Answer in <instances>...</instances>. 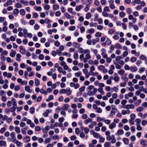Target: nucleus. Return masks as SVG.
I'll use <instances>...</instances> for the list:
<instances>
[{
	"label": "nucleus",
	"instance_id": "1",
	"mask_svg": "<svg viewBox=\"0 0 147 147\" xmlns=\"http://www.w3.org/2000/svg\"><path fill=\"white\" fill-rule=\"evenodd\" d=\"M134 108V105L132 104L131 105H126L124 106V107H123V109H133Z\"/></svg>",
	"mask_w": 147,
	"mask_h": 147
},
{
	"label": "nucleus",
	"instance_id": "2",
	"mask_svg": "<svg viewBox=\"0 0 147 147\" xmlns=\"http://www.w3.org/2000/svg\"><path fill=\"white\" fill-rule=\"evenodd\" d=\"M91 58L90 55L88 53L85 56V57L82 60V61L84 63L86 62L87 61L88 59H90Z\"/></svg>",
	"mask_w": 147,
	"mask_h": 147
},
{
	"label": "nucleus",
	"instance_id": "3",
	"mask_svg": "<svg viewBox=\"0 0 147 147\" xmlns=\"http://www.w3.org/2000/svg\"><path fill=\"white\" fill-rule=\"evenodd\" d=\"M133 96V93L131 92H130L128 94H126L125 95V98L126 99H128L129 97H132Z\"/></svg>",
	"mask_w": 147,
	"mask_h": 147
},
{
	"label": "nucleus",
	"instance_id": "4",
	"mask_svg": "<svg viewBox=\"0 0 147 147\" xmlns=\"http://www.w3.org/2000/svg\"><path fill=\"white\" fill-rule=\"evenodd\" d=\"M79 51L80 53L86 54L87 53H89L90 51L89 50H84L82 48H80L79 49Z\"/></svg>",
	"mask_w": 147,
	"mask_h": 147
},
{
	"label": "nucleus",
	"instance_id": "5",
	"mask_svg": "<svg viewBox=\"0 0 147 147\" xmlns=\"http://www.w3.org/2000/svg\"><path fill=\"white\" fill-rule=\"evenodd\" d=\"M117 109L116 108H113L112 109L110 116L112 117L115 115V114Z\"/></svg>",
	"mask_w": 147,
	"mask_h": 147
},
{
	"label": "nucleus",
	"instance_id": "6",
	"mask_svg": "<svg viewBox=\"0 0 147 147\" xmlns=\"http://www.w3.org/2000/svg\"><path fill=\"white\" fill-rule=\"evenodd\" d=\"M66 90V93L67 95H70L72 94V91L71 90L70 88L69 87L67 88Z\"/></svg>",
	"mask_w": 147,
	"mask_h": 147
},
{
	"label": "nucleus",
	"instance_id": "7",
	"mask_svg": "<svg viewBox=\"0 0 147 147\" xmlns=\"http://www.w3.org/2000/svg\"><path fill=\"white\" fill-rule=\"evenodd\" d=\"M51 110H47L45 111V112L43 113V115L44 117H47L48 115V114L49 113L51 112Z\"/></svg>",
	"mask_w": 147,
	"mask_h": 147
},
{
	"label": "nucleus",
	"instance_id": "8",
	"mask_svg": "<svg viewBox=\"0 0 147 147\" xmlns=\"http://www.w3.org/2000/svg\"><path fill=\"white\" fill-rule=\"evenodd\" d=\"M20 53L23 54H24L26 53L25 50L23 48V46H20Z\"/></svg>",
	"mask_w": 147,
	"mask_h": 147
},
{
	"label": "nucleus",
	"instance_id": "9",
	"mask_svg": "<svg viewBox=\"0 0 147 147\" xmlns=\"http://www.w3.org/2000/svg\"><path fill=\"white\" fill-rule=\"evenodd\" d=\"M7 146V143L6 141H0V146Z\"/></svg>",
	"mask_w": 147,
	"mask_h": 147
},
{
	"label": "nucleus",
	"instance_id": "10",
	"mask_svg": "<svg viewBox=\"0 0 147 147\" xmlns=\"http://www.w3.org/2000/svg\"><path fill=\"white\" fill-rule=\"evenodd\" d=\"M70 106L67 104H65L64 106L62 107L61 110H67Z\"/></svg>",
	"mask_w": 147,
	"mask_h": 147
},
{
	"label": "nucleus",
	"instance_id": "11",
	"mask_svg": "<svg viewBox=\"0 0 147 147\" xmlns=\"http://www.w3.org/2000/svg\"><path fill=\"white\" fill-rule=\"evenodd\" d=\"M83 8V6L82 5H80L76 6V10L77 11H79L82 9Z\"/></svg>",
	"mask_w": 147,
	"mask_h": 147
},
{
	"label": "nucleus",
	"instance_id": "12",
	"mask_svg": "<svg viewBox=\"0 0 147 147\" xmlns=\"http://www.w3.org/2000/svg\"><path fill=\"white\" fill-rule=\"evenodd\" d=\"M130 70L132 72H135L137 71L138 68L136 66H131L130 67Z\"/></svg>",
	"mask_w": 147,
	"mask_h": 147
},
{
	"label": "nucleus",
	"instance_id": "13",
	"mask_svg": "<svg viewBox=\"0 0 147 147\" xmlns=\"http://www.w3.org/2000/svg\"><path fill=\"white\" fill-rule=\"evenodd\" d=\"M42 5L44 7L45 10H49L50 8V6L49 5L43 4Z\"/></svg>",
	"mask_w": 147,
	"mask_h": 147
},
{
	"label": "nucleus",
	"instance_id": "14",
	"mask_svg": "<svg viewBox=\"0 0 147 147\" xmlns=\"http://www.w3.org/2000/svg\"><path fill=\"white\" fill-rule=\"evenodd\" d=\"M52 139V138L51 137L46 138L45 140V141L44 142V144H46L47 143H49L51 142Z\"/></svg>",
	"mask_w": 147,
	"mask_h": 147
},
{
	"label": "nucleus",
	"instance_id": "15",
	"mask_svg": "<svg viewBox=\"0 0 147 147\" xmlns=\"http://www.w3.org/2000/svg\"><path fill=\"white\" fill-rule=\"evenodd\" d=\"M25 89L26 91L29 93H31L32 92V90H30V87L28 86H26L25 87Z\"/></svg>",
	"mask_w": 147,
	"mask_h": 147
},
{
	"label": "nucleus",
	"instance_id": "16",
	"mask_svg": "<svg viewBox=\"0 0 147 147\" xmlns=\"http://www.w3.org/2000/svg\"><path fill=\"white\" fill-rule=\"evenodd\" d=\"M116 126V124L114 123H112L109 125V127L111 129H113Z\"/></svg>",
	"mask_w": 147,
	"mask_h": 147
},
{
	"label": "nucleus",
	"instance_id": "17",
	"mask_svg": "<svg viewBox=\"0 0 147 147\" xmlns=\"http://www.w3.org/2000/svg\"><path fill=\"white\" fill-rule=\"evenodd\" d=\"M140 144L143 146L147 145V141L146 140H141L140 141Z\"/></svg>",
	"mask_w": 147,
	"mask_h": 147
},
{
	"label": "nucleus",
	"instance_id": "18",
	"mask_svg": "<svg viewBox=\"0 0 147 147\" xmlns=\"http://www.w3.org/2000/svg\"><path fill=\"white\" fill-rule=\"evenodd\" d=\"M19 11L18 9H15L13 10L14 14L15 16H17L18 15V13H19Z\"/></svg>",
	"mask_w": 147,
	"mask_h": 147
},
{
	"label": "nucleus",
	"instance_id": "19",
	"mask_svg": "<svg viewBox=\"0 0 147 147\" xmlns=\"http://www.w3.org/2000/svg\"><path fill=\"white\" fill-rule=\"evenodd\" d=\"M40 92L41 94H44L45 95H47V91L45 90L43 88L40 89Z\"/></svg>",
	"mask_w": 147,
	"mask_h": 147
},
{
	"label": "nucleus",
	"instance_id": "20",
	"mask_svg": "<svg viewBox=\"0 0 147 147\" xmlns=\"http://www.w3.org/2000/svg\"><path fill=\"white\" fill-rule=\"evenodd\" d=\"M64 14L66 18L68 19H71V18H73V17H71L70 15L67 12L65 13Z\"/></svg>",
	"mask_w": 147,
	"mask_h": 147
},
{
	"label": "nucleus",
	"instance_id": "21",
	"mask_svg": "<svg viewBox=\"0 0 147 147\" xmlns=\"http://www.w3.org/2000/svg\"><path fill=\"white\" fill-rule=\"evenodd\" d=\"M21 57V55L19 54H17L16 55V60L17 61H21L20 58Z\"/></svg>",
	"mask_w": 147,
	"mask_h": 147
},
{
	"label": "nucleus",
	"instance_id": "22",
	"mask_svg": "<svg viewBox=\"0 0 147 147\" xmlns=\"http://www.w3.org/2000/svg\"><path fill=\"white\" fill-rule=\"evenodd\" d=\"M124 133L123 131V130L119 129L117 133L115 134V135L117 134L118 135H121Z\"/></svg>",
	"mask_w": 147,
	"mask_h": 147
},
{
	"label": "nucleus",
	"instance_id": "23",
	"mask_svg": "<svg viewBox=\"0 0 147 147\" xmlns=\"http://www.w3.org/2000/svg\"><path fill=\"white\" fill-rule=\"evenodd\" d=\"M94 137L96 138H99L100 137V135L96 132L94 133L93 135Z\"/></svg>",
	"mask_w": 147,
	"mask_h": 147
},
{
	"label": "nucleus",
	"instance_id": "24",
	"mask_svg": "<svg viewBox=\"0 0 147 147\" xmlns=\"http://www.w3.org/2000/svg\"><path fill=\"white\" fill-rule=\"evenodd\" d=\"M72 45L73 47L76 48H78L80 46L78 42H74Z\"/></svg>",
	"mask_w": 147,
	"mask_h": 147
},
{
	"label": "nucleus",
	"instance_id": "25",
	"mask_svg": "<svg viewBox=\"0 0 147 147\" xmlns=\"http://www.w3.org/2000/svg\"><path fill=\"white\" fill-rule=\"evenodd\" d=\"M35 83L36 86H38L40 84V82L39 80L37 78L35 79Z\"/></svg>",
	"mask_w": 147,
	"mask_h": 147
},
{
	"label": "nucleus",
	"instance_id": "26",
	"mask_svg": "<svg viewBox=\"0 0 147 147\" xmlns=\"http://www.w3.org/2000/svg\"><path fill=\"white\" fill-rule=\"evenodd\" d=\"M13 142L16 144L17 145V146H20L21 144H22V143L18 141V140H17L16 139H15L14 141Z\"/></svg>",
	"mask_w": 147,
	"mask_h": 147
},
{
	"label": "nucleus",
	"instance_id": "27",
	"mask_svg": "<svg viewBox=\"0 0 147 147\" xmlns=\"http://www.w3.org/2000/svg\"><path fill=\"white\" fill-rule=\"evenodd\" d=\"M34 9L38 11H41L42 9V8L40 6H34Z\"/></svg>",
	"mask_w": 147,
	"mask_h": 147
},
{
	"label": "nucleus",
	"instance_id": "28",
	"mask_svg": "<svg viewBox=\"0 0 147 147\" xmlns=\"http://www.w3.org/2000/svg\"><path fill=\"white\" fill-rule=\"evenodd\" d=\"M15 130L16 132L18 134H20V128L16 126L15 127Z\"/></svg>",
	"mask_w": 147,
	"mask_h": 147
},
{
	"label": "nucleus",
	"instance_id": "29",
	"mask_svg": "<svg viewBox=\"0 0 147 147\" xmlns=\"http://www.w3.org/2000/svg\"><path fill=\"white\" fill-rule=\"evenodd\" d=\"M92 121V119H91L90 118H88V119L85 120L84 121V122L85 124H88L89 122Z\"/></svg>",
	"mask_w": 147,
	"mask_h": 147
},
{
	"label": "nucleus",
	"instance_id": "30",
	"mask_svg": "<svg viewBox=\"0 0 147 147\" xmlns=\"http://www.w3.org/2000/svg\"><path fill=\"white\" fill-rule=\"evenodd\" d=\"M81 75L82 72L80 71H78V72H76L75 74V76L77 77L80 76Z\"/></svg>",
	"mask_w": 147,
	"mask_h": 147
},
{
	"label": "nucleus",
	"instance_id": "31",
	"mask_svg": "<svg viewBox=\"0 0 147 147\" xmlns=\"http://www.w3.org/2000/svg\"><path fill=\"white\" fill-rule=\"evenodd\" d=\"M105 43L108 45H109L111 43V41L110 40L109 38H108L105 42Z\"/></svg>",
	"mask_w": 147,
	"mask_h": 147
},
{
	"label": "nucleus",
	"instance_id": "32",
	"mask_svg": "<svg viewBox=\"0 0 147 147\" xmlns=\"http://www.w3.org/2000/svg\"><path fill=\"white\" fill-rule=\"evenodd\" d=\"M123 141L125 144H128L129 140L127 138H124L123 139Z\"/></svg>",
	"mask_w": 147,
	"mask_h": 147
},
{
	"label": "nucleus",
	"instance_id": "33",
	"mask_svg": "<svg viewBox=\"0 0 147 147\" xmlns=\"http://www.w3.org/2000/svg\"><path fill=\"white\" fill-rule=\"evenodd\" d=\"M94 20L95 22H97L98 21V15L97 13H96L94 15Z\"/></svg>",
	"mask_w": 147,
	"mask_h": 147
},
{
	"label": "nucleus",
	"instance_id": "34",
	"mask_svg": "<svg viewBox=\"0 0 147 147\" xmlns=\"http://www.w3.org/2000/svg\"><path fill=\"white\" fill-rule=\"evenodd\" d=\"M30 112L31 114H33L35 111V109L33 107H31L30 109Z\"/></svg>",
	"mask_w": 147,
	"mask_h": 147
},
{
	"label": "nucleus",
	"instance_id": "35",
	"mask_svg": "<svg viewBox=\"0 0 147 147\" xmlns=\"http://www.w3.org/2000/svg\"><path fill=\"white\" fill-rule=\"evenodd\" d=\"M98 91L100 92L101 95H103L105 94V92L103 91V89L101 88H99L98 89Z\"/></svg>",
	"mask_w": 147,
	"mask_h": 147
},
{
	"label": "nucleus",
	"instance_id": "36",
	"mask_svg": "<svg viewBox=\"0 0 147 147\" xmlns=\"http://www.w3.org/2000/svg\"><path fill=\"white\" fill-rule=\"evenodd\" d=\"M127 102V101L125 100H122L121 102V104L122 105V107L123 108V107H124V106H125V105L126 103Z\"/></svg>",
	"mask_w": 147,
	"mask_h": 147
},
{
	"label": "nucleus",
	"instance_id": "37",
	"mask_svg": "<svg viewBox=\"0 0 147 147\" xmlns=\"http://www.w3.org/2000/svg\"><path fill=\"white\" fill-rule=\"evenodd\" d=\"M125 13L123 11H121L119 13V16L121 18H123L125 16Z\"/></svg>",
	"mask_w": 147,
	"mask_h": 147
},
{
	"label": "nucleus",
	"instance_id": "38",
	"mask_svg": "<svg viewBox=\"0 0 147 147\" xmlns=\"http://www.w3.org/2000/svg\"><path fill=\"white\" fill-rule=\"evenodd\" d=\"M20 3H21L23 4H24V5H28V2L27 1H24L23 0H21L20 1Z\"/></svg>",
	"mask_w": 147,
	"mask_h": 147
},
{
	"label": "nucleus",
	"instance_id": "39",
	"mask_svg": "<svg viewBox=\"0 0 147 147\" xmlns=\"http://www.w3.org/2000/svg\"><path fill=\"white\" fill-rule=\"evenodd\" d=\"M91 16V14L90 13H87L86 15V18L87 19H90Z\"/></svg>",
	"mask_w": 147,
	"mask_h": 147
},
{
	"label": "nucleus",
	"instance_id": "40",
	"mask_svg": "<svg viewBox=\"0 0 147 147\" xmlns=\"http://www.w3.org/2000/svg\"><path fill=\"white\" fill-rule=\"evenodd\" d=\"M125 73V71L124 70L121 69L120 70L118 71V73L121 75H123Z\"/></svg>",
	"mask_w": 147,
	"mask_h": 147
},
{
	"label": "nucleus",
	"instance_id": "41",
	"mask_svg": "<svg viewBox=\"0 0 147 147\" xmlns=\"http://www.w3.org/2000/svg\"><path fill=\"white\" fill-rule=\"evenodd\" d=\"M20 14L22 16H24L25 14V11L24 9H21L20 10Z\"/></svg>",
	"mask_w": 147,
	"mask_h": 147
},
{
	"label": "nucleus",
	"instance_id": "42",
	"mask_svg": "<svg viewBox=\"0 0 147 147\" xmlns=\"http://www.w3.org/2000/svg\"><path fill=\"white\" fill-rule=\"evenodd\" d=\"M99 138H100V140L99 141V142L103 143L104 142L105 138H104L100 136V137Z\"/></svg>",
	"mask_w": 147,
	"mask_h": 147
},
{
	"label": "nucleus",
	"instance_id": "43",
	"mask_svg": "<svg viewBox=\"0 0 147 147\" xmlns=\"http://www.w3.org/2000/svg\"><path fill=\"white\" fill-rule=\"evenodd\" d=\"M10 111L11 112H14L16 110V107H11L10 108Z\"/></svg>",
	"mask_w": 147,
	"mask_h": 147
},
{
	"label": "nucleus",
	"instance_id": "44",
	"mask_svg": "<svg viewBox=\"0 0 147 147\" xmlns=\"http://www.w3.org/2000/svg\"><path fill=\"white\" fill-rule=\"evenodd\" d=\"M88 33L90 34H92L94 32V30L93 28H90L88 30Z\"/></svg>",
	"mask_w": 147,
	"mask_h": 147
},
{
	"label": "nucleus",
	"instance_id": "45",
	"mask_svg": "<svg viewBox=\"0 0 147 147\" xmlns=\"http://www.w3.org/2000/svg\"><path fill=\"white\" fill-rule=\"evenodd\" d=\"M53 9L54 10H57L59 8V6L58 5L56 4L54 5L53 6Z\"/></svg>",
	"mask_w": 147,
	"mask_h": 147
},
{
	"label": "nucleus",
	"instance_id": "46",
	"mask_svg": "<svg viewBox=\"0 0 147 147\" xmlns=\"http://www.w3.org/2000/svg\"><path fill=\"white\" fill-rule=\"evenodd\" d=\"M16 53V52L15 51H14V52H12L10 53V55L12 57H14Z\"/></svg>",
	"mask_w": 147,
	"mask_h": 147
},
{
	"label": "nucleus",
	"instance_id": "47",
	"mask_svg": "<svg viewBox=\"0 0 147 147\" xmlns=\"http://www.w3.org/2000/svg\"><path fill=\"white\" fill-rule=\"evenodd\" d=\"M22 5L20 3H16L15 7L16 8H20L22 7Z\"/></svg>",
	"mask_w": 147,
	"mask_h": 147
},
{
	"label": "nucleus",
	"instance_id": "48",
	"mask_svg": "<svg viewBox=\"0 0 147 147\" xmlns=\"http://www.w3.org/2000/svg\"><path fill=\"white\" fill-rule=\"evenodd\" d=\"M115 32V30L114 29H110L109 30L108 33L109 34H111Z\"/></svg>",
	"mask_w": 147,
	"mask_h": 147
},
{
	"label": "nucleus",
	"instance_id": "49",
	"mask_svg": "<svg viewBox=\"0 0 147 147\" xmlns=\"http://www.w3.org/2000/svg\"><path fill=\"white\" fill-rule=\"evenodd\" d=\"M115 47L116 48L122 49L121 45L119 43H116L115 45Z\"/></svg>",
	"mask_w": 147,
	"mask_h": 147
},
{
	"label": "nucleus",
	"instance_id": "50",
	"mask_svg": "<svg viewBox=\"0 0 147 147\" xmlns=\"http://www.w3.org/2000/svg\"><path fill=\"white\" fill-rule=\"evenodd\" d=\"M63 55L66 56V57H70L71 56V54L70 53H68L66 52H64L63 53Z\"/></svg>",
	"mask_w": 147,
	"mask_h": 147
},
{
	"label": "nucleus",
	"instance_id": "51",
	"mask_svg": "<svg viewBox=\"0 0 147 147\" xmlns=\"http://www.w3.org/2000/svg\"><path fill=\"white\" fill-rule=\"evenodd\" d=\"M131 12V9L128 8L126 9V12L127 13L129 14H130Z\"/></svg>",
	"mask_w": 147,
	"mask_h": 147
},
{
	"label": "nucleus",
	"instance_id": "52",
	"mask_svg": "<svg viewBox=\"0 0 147 147\" xmlns=\"http://www.w3.org/2000/svg\"><path fill=\"white\" fill-rule=\"evenodd\" d=\"M40 28V26L37 24H36L34 26V29L35 30H38Z\"/></svg>",
	"mask_w": 147,
	"mask_h": 147
},
{
	"label": "nucleus",
	"instance_id": "53",
	"mask_svg": "<svg viewBox=\"0 0 147 147\" xmlns=\"http://www.w3.org/2000/svg\"><path fill=\"white\" fill-rule=\"evenodd\" d=\"M104 11H106L109 12H110V10L108 6L105 7L104 9Z\"/></svg>",
	"mask_w": 147,
	"mask_h": 147
},
{
	"label": "nucleus",
	"instance_id": "54",
	"mask_svg": "<svg viewBox=\"0 0 147 147\" xmlns=\"http://www.w3.org/2000/svg\"><path fill=\"white\" fill-rule=\"evenodd\" d=\"M143 108L141 107H139L138 108L136 109V111L138 112L142 111H143Z\"/></svg>",
	"mask_w": 147,
	"mask_h": 147
},
{
	"label": "nucleus",
	"instance_id": "55",
	"mask_svg": "<svg viewBox=\"0 0 147 147\" xmlns=\"http://www.w3.org/2000/svg\"><path fill=\"white\" fill-rule=\"evenodd\" d=\"M101 55L102 57L104 58H106L107 57V55L104 52H102L101 53Z\"/></svg>",
	"mask_w": 147,
	"mask_h": 147
},
{
	"label": "nucleus",
	"instance_id": "56",
	"mask_svg": "<svg viewBox=\"0 0 147 147\" xmlns=\"http://www.w3.org/2000/svg\"><path fill=\"white\" fill-rule=\"evenodd\" d=\"M89 6L88 5H86V7L84 9V10L85 11L87 12L89 10Z\"/></svg>",
	"mask_w": 147,
	"mask_h": 147
},
{
	"label": "nucleus",
	"instance_id": "57",
	"mask_svg": "<svg viewBox=\"0 0 147 147\" xmlns=\"http://www.w3.org/2000/svg\"><path fill=\"white\" fill-rule=\"evenodd\" d=\"M130 140L132 142L136 140L135 136H131L130 138Z\"/></svg>",
	"mask_w": 147,
	"mask_h": 147
},
{
	"label": "nucleus",
	"instance_id": "58",
	"mask_svg": "<svg viewBox=\"0 0 147 147\" xmlns=\"http://www.w3.org/2000/svg\"><path fill=\"white\" fill-rule=\"evenodd\" d=\"M103 26L101 25H99L97 26V28L98 30H101L103 29Z\"/></svg>",
	"mask_w": 147,
	"mask_h": 147
},
{
	"label": "nucleus",
	"instance_id": "59",
	"mask_svg": "<svg viewBox=\"0 0 147 147\" xmlns=\"http://www.w3.org/2000/svg\"><path fill=\"white\" fill-rule=\"evenodd\" d=\"M84 130L85 133L86 134H88L89 131V129L86 127H85V128H84Z\"/></svg>",
	"mask_w": 147,
	"mask_h": 147
},
{
	"label": "nucleus",
	"instance_id": "60",
	"mask_svg": "<svg viewBox=\"0 0 147 147\" xmlns=\"http://www.w3.org/2000/svg\"><path fill=\"white\" fill-rule=\"evenodd\" d=\"M130 117L131 119H134L136 118V116L135 114L132 113L130 115Z\"/></svg>",
	"mask_w": 147,
	"mask_h": 147
},
{
	"label": "nucleus",
	"instance_id": "61",
	"mask_svg": "<svg viewBox=\"0 0 147 147\" xmlns=\"http://www.w3.org/2000/svg\"><path fill=\"white\" fill-rule=\"evenodd\" d=\"M73 57L75 59H77L78 58V54L77 53H75Z\"/></svg>",
	"mask_w": 147,
	"mask_h": 147
},
{
	"label": "nucleus",
	"instance_id": "62",
	"mask_svg": "<svg viewBox=\"0 0 147 147\" xmlns=\"http://www.w3.org/2000/svg\"><path fill=\"white\" fill-rule=\"evenodd\" d=\"M94 4L96 6L99 5L100 4V2L98 0H96L94 1Z\"/></svg>",
	"mask_w": 147,
	"mask_h": 147
},
{
	"label": "nucleus",
	"instance_id": "63",
	"mask_svg": "<svg viewBox=\"0 0 147 147\" xmlns=\"http://www.w3.org/2000/svg\"><path fill=\"white\" fill-rule=\"evenodd\" d=\"M6 129V128L5 127H3V128H2L0 131V133L1 134L3 133V132H5V131Z\"/></svg>",
	"mask_w": 147,
	"mask_h": 147
},
{
	"label": "nucleus",
	"instance_id": "64",
	"mask_svg": "<svg viewBox=\"0 0 147 147\" xmlns=\"http://www.w3.org/2000/svg\"><path fill=\"white\" fill-rule=\"evenodd\" d=\"M96 109V111L98 113H101L102 112V109L100 108H98Z\"/></svg>",
	"mask_w": 147,
	"mask_h": 147
}]
</instances>
